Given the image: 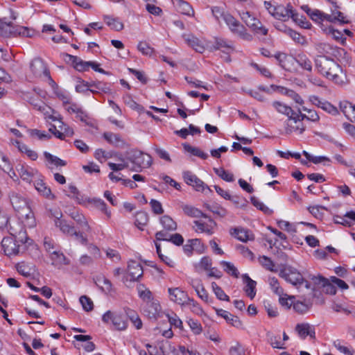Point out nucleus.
Returning <instances> with one entry per match:
<instances>
[{
    "instance_id": "1",
    "label": "nucleus",
    "mask_w": 355,
    "mask_h": 355,
    "mask_svg": "<svg viewBox=\"0 0 355 355\" xmlns=\"http://www.w3.org/2000/svg\"><path fill=\"white\" fill-rule=\"evenodd\" d=\"M318 72L336 83H343L342 67L333 59L325 55H318L315 60Z\"/></svg>"
},
{
    "instance_id": "2",
    "label": "nucleus",
    "mask_w": 355,
    "mask_h": 355,
    "mask_svg": "<svg viewBox=\"0 0 355 355\" xmlns=\"http://www.w3.org/2000/svg\"><path fill=\"white\" fill-rule=\"evenodd\" d=\"M126 159L132 164L130 169L136 172H141L142 168H148L153 162L150 155L144 154L138 150H131L128 152Z\"/></svg>"
},
{
    "instance_id": "3",
    "label": "nucleus",
    "mask_w": 355,
    "mask_h": 355,
    "mask_svg": "<svg viewBox=\"0 0 355 355\" xmlns=\"http://www.w3.org/2000/svg\"><path fill=\"white\" fill-rule=\"evenodd\" d=\"M279 275L297 288L302 286L304 282L302 275L296 268L291 266L282 268L279 270Z\"/></svg>"
},
{
    "instance_id": "4",
    "label": "nucleus",
    "mask_w": 355,
    "mask_h": 355,
    "mask_svg": "<svg viewBox=\"0 0 355 355\" xmlns=\"http://www.w3.org/2000/svg\"><path fill=\"white\" fill-rule=\"evenodd\" d=\"M1 247L8 257L17 255L26 250V247L17 243L12 237H4L1 241Z\"/></svg>"
},
{
    "instance_id": "5",
    "label": "nucleus",
    "mask_w": 355,
    "mask_h": 355,
    "mask_svg": "<svg viewBox=\"0 0 355 355\" xmlns=\"http://www.w3.org/2000/svg\"><path fill=\"white\" fill-rule=\"evenodd\" d=\"M102 321L105 324L112 322L114 329L118 331L125 330L128 327L127 322L121 315L115 314L111 311H107L103 315Z\"/></svg>"
},
{
    "instance_id": "6",
    "label": "nucleus",
    "mask_w": 355,
    "mask_h": 355,
    "mask_svg": "<svg viewBox=\"0 0 355 355\" xmlns=\"http://www.w3.org/2000/svg\"><path fill=\"white\" fill-rule=\"evenodd\" d=\"M128 275L124 276L123 278L124 283L129 280L130 282L138 281V279L143 276V267L137 261L131 260L128 262Z\"/></svg>"
},
{
    "instance_id": "7",
    "label": "nucleus",
    "mask_w": 355,
    "mask_h": 355,
    "mask_svg": "<svg viewBox=\"0 0 355 355\" xmlns=\"http://www.w3.org/2000/svg\"><path fill=\"white\" fill-rule=\"evenodd\" d=\"M8 25L6 28H3V31H6V35H1V36L8 37L10 36H24L27 37H31L32 36L31 30L27 27L14 25V24L11 21L7 22Z\"/></svg>"
},
{
    "instance_id": "8",
    "label": "nucleus",
    "mask_w": 355,
    "mask_h": 355,
    "mask_svg": "<svg viewBox=\"0 0 355 355\" xmlns=\"http://www.w3.org/2000/svg\"><path fill=\"white\" fill-rule=\"evenodd\" d=\"M183 178L184 182L194 188L197 191H203L205 189H208L210 192V188L205 184V182L198 178L195 174L191 171H185L183 173Z\"/></svg>"
},
{
    "instance_id": "9",
    "label": "nucleus",
    "mask_w": 355,
    "mask_h": 355,
    "mask_svg": "<svg viewBox=\"0 0 355 355\" xmlns=\"http://www.w3.org/2000/svg\"><path fill=\"white\" fill-rule=\"evenodd\" d=\"M30 69L35 77L49 75V69L40 58H35L31 62Z\"/></svg>"
},
{
    "instance_id": "10",
    "label": "nucleus",
    "mask_w": 355,
    "mask_h": 355,
    "mask_svg": "<svg viewBox=\"0 0 355 355\" xmlns=\"http://www.w3.org/2000/svg\"><path fill=\"white\" fill-rule=\"evenodd\" d=\"M16 170L23 181L31 183L35 175H38V171L26 164H19Z\"/></svg>"
},
{
    "instance_id": "11",
    "label": "nucleus",
    "mask_w": 355,
    "mask_h": 355,
    "mask_svg": "<svg viewBox=\"0 0 355 355\" xmlns=\"http://www.w3.org/2000/svg\"><path fill=\"white\" fill-rule=\"evenodd\" d=\"M20 230L19 232H17L13 227H10L9 228L10 234L12 236L16 243L20 244L21 246H25L26 248V245H31L33 242V240L31 239L28 236L26 230L19 225Z\"/></svg>"
},
{
    "instance_id": "12",
    "label": "nucleus",
    "mask_w": 355,
    "mask_h": 355,
    "mask_svg": "<svg viewBox=\"0 0 355 355\" xmlns=\"http://www.w3.org/2000/svg\"><path fill=\"white\" fill-rule=\"evenodd\" d=\"M168 292L170 296V300L178 304H187L189 303V300H190L187 293L181 290L180 288H170L168 289Z\"/></svg>"
},
{
    "instance_id": "13",
    "label": "nucleus",
    "mask_w": 355,
    "mask_h": 355,
    "mask_svg": "<svg viewBox=\"0 0 355 355\" xmlns=\"http://www.w3.org/2000/svg\"><path fill=\"white\" fill-rule=\"evenodd\" d=\"M207 222L202 220H195L193 223L197 227L196 232H200L208 235H212L214 232V229L217 226L216 223L209 216L205 218Z\"/></svg>"
},
{
    "instance_id": "14",
    "label": "nucleus",
    "mask_w": 355,
    "mask_h": 355,
    "mask_svg": "<svg viewBox=\"0 0 355 355\" xmlns=\"http://www.w3.org/2000/svg\"><path fill=\"white\" fill-rule=\"evenodd\" d=\"M230 233L232 236L244 243H246L248 241L254 240V235L252 232L243 227L231 228Z\"/></svg>"
},
{
    "instance_id": "15",
    "label": "nucleus",
    "mask_w": 355,
    "mask_h": 355,
    "mask_svg": "<svg viewBox=\"0 0 355 355\" xmlns=\"http://www.w3.org/2000/svg\"><path fill=\"white\" fill-rule=\"evenodd\" d=\"M274 58L277 60L279 65L286 71L291 70L295 59V57L280 51L277 52Z\"/></svg>"
},
{
    "instance_id": "16",
    "label": "nucleus",
    "mask_w": 355,
    "mask_h": 355,
    "mask_svg": "<svg viewBox=\"0 0 355 355\" xmlns=\"http://www.w3.org/2000/svg\"><path fill=\"white\" fill-rule=\"evenodd\" d=\"M211 48L212 51L219 50L227 54L234 50L232 42L222 37H215L214 42Z\"/></svg>"
},
{
    "instance_id": "17",
    "label": "nucleus",
    "mask_w": 355,
    "mask_h": 355,
    "mask_svg": "<svg viewBox=\"0 0 355 355\" xmlns=\"http://www.w3.org/2000/svg\"><path fill=\"white\" fill-rule=\"evenodd\" d=\"M9 198L13 208L17 211L23 209L28 206L26 199L17 192L10 191Z\"/></svg>"
},
{
    "instance_id": "18",
    "label": "nucleus",
    "mask_w": 355,
    "mask_h": 355,
    "mask_svg": "<svg viewBox=\"0 0 355 355\" xmlns=\"http://www.w3.org/2000/svg\"><path fill=\"white\" fill-rule=\"evenodd\" d=\"M229 28L232 33L238 35L243 40L251 41L253 39L252 35L247 32L245 27L238 20Z\"/></svg>"
},
{
    "instance_id": "19",
    "label": "nucleus",
    "mask_w": 355,
    "mask_h": 355,
    "mask_svg": "<svg viewBox=\"0 0 355 355\" xmlns=\"http://www.w3.org/2000/svg\"><path fill=\"white\" fill-rule=\"evenodd\" d=\"M35 189L44 198L49 200H55V196L52 193L51 189L46 186L42 179H37L34 182Z\"/></svg>"
},
{
    "instance_id": "20",
    "label": "nucleus",
    "mask_w": 355,
    "mask_h": 355,
    "mask_svg": "<svg viewBox=\"0 0 355 355\" xmlns=\"http://www.w3.org/2000/svg\"><path fill=\"white\" fill-rule=\"evenodd\" d=\"M311 101L313 103V104H314L318 107L322 108L323 110L326 111L327 112L332 115H336L338 112L337 108L335 106H334L328 101H322L318 96H311Z\"/></svg>"
},
{
    "instance_id": "21",
    "label": "nucleus",
    "mask_w": 355,
    "mask_h": 355,
    "mask_svg": "<svg viewBox=\"0 0 355 355\" xmlns=\"http://www.w3.org/2000/svg\"><path fill=\"white\" fill-rule=\"evenodd\" d=\"M215 310L216 314L218 316L223 318L228 324H230L236 328L241 327L242 322L239 320V317L234 315L228 311L221 309H215Z\"/></svg>"
},
{
    "instance_id": "22",
    "label": "nucleus",
    "mask_w": 355,
    "mask_h": 355,
    "mask_svg": "<svg viewBox=\"0 0 355 355\" xmlns=\"http://www.w3.org/2000/svg\"><path fill=\"white\" fill-rule=\"evenodd\" d=\"M60 216L54 215L55 216V225L59 227L61 232L69 236H72V234H75V227L73 225L69 224L65 220L61 219L62 213H60Z\"/></svg>"
},
{
    "instance_id": "23",
    "label": "nucleus",
    "mask_w": 355,
    "mask_h": 355,
    "mask_svg": "<svg viewBox=\"0 0 355 355\" xmlns=\"http://www.w3.org/2000/svg\"><path fill=\"white\" fill-rule=\"evenodd\" d=\"M183 37L186 43L196 52L202 53L205 51V46L198 37L193 35H184Z\"/></svg>"
},
{
    "instance_id": "24",
    "label": "nucleus",
    "mask_w": 355,
    "mask_h": 355,
    "mask_svg": "<svg viewBox=\"0 0 355 355\" xmlns=\"http://www.w3.org/2000/svg\"><path fill=\"white\" fill-rule=\"evenodd\" d=\"M293 10L285 8V6L283 5H278L274 7L272 12L269 10V12L277 19L286 21L291 17Z\"/></svg>"
},
{
    "instance_id": "25",
    "label": "nucleus",
    "mask_w": 355,
    "mask_h": 355,
    "mask_svg": "<svg viewBox=\"0 0 355 355\" xmlns=\"http://www.w3.org/2000/svg\"><path fill=\"white\" fill-rule=\"evenodd\" d=\"M242 278L243 282L245 284V286L244 287V291L246 295L250 297V299H253L256 295V285L257 282L252 280L248 274H244L242 275Z\"/></svg>"
},
{
    "instance_id": "26",
    "label": "nucleus",
    "mask_w": 355,
    "mask_h": 355,
    "mask_svg": "<svg viewBox=\"0 0 355 355\" xmlns=\"http://www.w3.org/2000/svg\"><path fill=\"white\" fill-rule=\"evenodd\" d=\"M246 25L255 33L261 34L263 35H266L268 34V29L262 26L259 19L253 16H252V17L248 20Z\"/></svg>"
},
{
    "instance_id": "27",
    "label": "nucleus",
    "mask_w": 355,
    "mask_h": 355,
    "mask_svg": "<svg viewBox=\"0 0 355 355\" xmlns=\"http://www.w3.org/2000/svg\"><path fill=\"white\" fill-rule=\"evenodd\" d=\"M86 202L94 205L95 208L103 212L108 218L111 217V211L107 209L106 203L102 199L97 198H87Z\"/></svg>"
},
{
    "instance_id": "28",
    "label": "nucleus",
    "mask_w": 355,
    "mask_h": 355,
    "mask_svg": "<svg viewBox=\"0 0 355 355\" xmlns=\"http://www.w3.org/2000/svg\"><path fill=\"white\" fill-rule=\"evenodd\" d=\"M94 282L103 292L110 293L112 291V284L105 277L101 275L96 276L94 278Z\"/></svg>"
},
{
    "instance_id": "29",
    "label": "nucleus",
    "mask_w": 355,
    "mask_h": 355,
    "mask_svg": "<svg viewBox=\"0 0 355 355\" xmlns=\"http://www.w3.org/2000/svg\"><path fill=\"white\" fill-rule=\"evenodd\" d=\"M68 189L69 193H66L68 197L75 200L80 205H85L86 203L87 198L80 194V192L75 185L69 184Z\"/></svg>"
},
{
    "instance_id": "30",
    "label": "nucleus",
    "mask_w": 355,
    "mask_h": 355,
    "mask_svg": "<svg viewBox=\"0 0 355 355\" xmlns=\"http://www.w3.org/2000/svg\"><path fill=\"white\" fill-rule=\"evenodd\" d=\"M160 309L161 306L159 302L153 300L146 303V308L144 311L148 314L149 318L156 319Z\"/></svg>"
},
{
    "instance_id": "31",
    "label": "nucleus",
    "mask_w": 355,
    "mask_h": 355,
    "mask_svg": "<svg viewBox=\"0 0 355 355\" xmlns=\"http://www.w3.org/2000/svg\"><path fill=\"white\" fill-rule=\"evenodd\" d=\"M340 107L345 116L349 121L355 123V105L347 101L341 103Z\"/></svg>"
},
{
    "instance_id": "32",
    "label": "nucleus",
    "mask_w": 355,
    "mask_h": 355,
    "mask_svg": "<svg viewBox=\"0 0 355 355\" xmlns=\"http://www.w3.org/2000/svg\"><path fill=\"white\" fill-rule=\"evenodd\" d=\"M71 217L80 225V227L86 232L91 230L85 217L78 211H73L70 214Z\"/></svg>"
},
{
    "instance_id": "33",
    "label": "nucleus",
    "mask_w": 355,
    "mask_h": 355,
    "mask_svg": "<svg viewBox=\"0 0 355 355\" xmlns=\"http://www.w3.org/2000/svg\"><path fill=\"white\" fill-rule=\"evenodd\" d=\"M293 121H289V118L285 121V132L286 135L291 134L293 131H298L300 134H302L305 130V126L302 122H297L295 125L292 124Z\"/></svg>"
},
{
    "instance_id": "34",
    "label": "nucleus",
    "mask_w": 355,
    "mask_h": 355,
    "mask_svg": "<svg viewBox=\"0 0 355 355\" xmlns=\"http://www.w3.org/2000/svg\"><path fill=\"white\" fill-rule=\"evenodd\" d=\"M290 17L301 28L310 29L311 27V24L307 20L306 17L304 15L300 16L299 14L294 10L291 12Z\"/></svg>"
},
{
    "instance_id": "35",
    "label": "nucleus",
    "mask_w": 355,
    "mask_h": 355,
    "mask_svg": "<svg viewBox=\"0 0 355 355\" xmlns=\"http://www.w3.org/2000/svg\"><path fill=\"white\" fill-rule=\"evenodd\" d=\"M272 105L277 110V112L287 116L288 118H289V116L292 114H295V112L290 106L280 101H273Z\"/></svg>"
},
{
    "instance_id": "36",
    "label": "nucleus",
    "mask_w": 355,
    "mask_h": 355,
    "mask_svg": "<svg viewBox=\"0 0 355 355\" xmlns=\"http://www.w3.org/2000/svg\"><path fill=\"white\" fill-rule=\"evenodd\" d=\"M295 62H297L303 69L309 72L312 71V62L305 54H298L295 57Z\"/></svg>"
},
{
    "instance_id": "37",
    "label": "nucleus",
    "mask_w": 355,
    "mask_h": 355,
    "mask_svg": "<svg viewBox=\"0 0 355 355\" xmlns=\"http://www.w3.org/2000/svg\"><path fill=\"white\" fill-rule=\"evenodd\" d=\"M159 222L166 231L171 232L177 230L178 225L176 222L168 215H164L160 217Z\"/></svg>"
},
{
    "instance_id": "38",
    "label": "nucleus",
    "mask_w": 355,
    "mask_h": 355,
    "mask_svg": "<svg viewBox=\"0 0 355 355\" xmlns=\"http://www.w3.org/2000/svg\"><path fill=\"white\" fill-rule=\"evenodd\" d=\"M159 349L163 355H178L175 347L167 340L158 343Z\"/></svg>"
},
{
    "instance_id": "39",
    "label": "nucleus",
    "mask_w": 355,
    "mask_h": 355,
    "mask_svg": "<svg viewBox=\"0 0 355 355\" xmlns=\"http://www.w3.org/2000/svg\"><path fill=\"white\" fill-rule=\"evenodd\" d=\"M182 210L184 213L190 216L193 218H208V216L206 214H204L201 210L190 206V205H184L182 206Z\"/></svg>"
},
{
    "instance_id": "40",
    "label": "nucleus",
    "mask_w": 355,
    "mask_h": 355,
    "mask_svg": "<svg viewBox=\"0 0 355 355\" xmlns=\"http://www.w3.org/2000/svg\"><path fill=\"white\" fill-rule=\"evenodd\" d=\"M148 222V214L146 211H137L135 214V225L140 230H143L144 227L147 225Z\"/></svg>"
},
{
    "instance_id": "41",
    "label": "nucleus",
    "mask_w": 355,
    "mask_h": 355,
    "mask_svg": "<svg viewBox=\"0 0 355 355\" xmlns=\"http://www.w3.org/2000/svg\"><path fill=\"white\" fill-rule=\"evenodd\" d=\"M104 21L108 26L116 31H120L123 29V24L119 21V18H114L111 16L105 15Z\"/></svg>"
},
{
    "instance_id": "42",
    "label": "nucleus",
    "mask_w": 355,
    "mask_h": 355,
    "mask_svg": "<svg viewBox=\"0 0 355 355\" xmlns=\"http://www.w3.org/2000/svg\"><path fill=\"white\" fill-rule=\"evenodd\" d=\"M184 149L193 155L198 157L202 159H206L208 157V155L202 152L200 149L197 147H193L189 144H182Z\"/></svg>"
},
{
    "instance_id": "43",
    "label": "nucleus",
    "mask_w": 355,
    "mask_h": 355,
    "mask_svg": "<svg viewBox=\"0 0 355 355\" xmlns=\"http://www.w3.org/2000/svg\"><path fill=\"white\" fill-rule=\"evenodd\" d=\"M176 6L178 11L183 15H191V14L193 13V10L191 5L183 0H176Z\"/></svg>"
},
{
    "instance_id": "44",
    "label": "nucleus",
    "mask_w": 355,
    "mask_h": 355,
    "mask_svg": "<svg viewBox=\"0 0 355 355\" xmlns=\"http://www.w3.org/2000/svg\"><path fill=\"white\" fill-rule=\"evenodd\" d=\"M214 173L219 176L222 180L226 182H233L234 180V177L233 173L225 170L223 167L220 168H214Z\"/></svg>"
},
{
    "instance_id": "45",
    "label": "nucleus",
    "mask_w": 355,
    "mask_h": 355,
    "mask_svg": "<svg viewBox=\"0 0 355 355\" xmlns=\"http://www.w3.org/2000/svg\"><path fill=\"white\" fill-rule=\"evenodd\" d=\"M90 86L105 94L111 93L110 85L107 83L100 80H91Z\"/></svg>"
},
{
    "instance_id": "46",
    "label": "nucleus",
    "mask_w": 355,
    "mask_h": 355,
    "mask_svg": "<svg viewBox=\"0 0 355 355\" xmlns=\"http://www.w3.org/2000/svg\"><path fill=\"white\" fill-rule=\"evenodd\" d=\"M103 138L110 144L116 146H119V144H123V141L118 134H114L110 132H107L103 134Z\"/></svg>"
},
{
    "instance_id": "47",
    "label": "nucleus",
    "mask_w": 355,
    "mask_h": 355,
    "mask_svg": "<svg viewBox=\"0 0 355 355\" xmlns=\"http://www.w3.org/2000/svg\"><path fill=\"white\" fill-rule=\"evenodd\" d=\"M252 204L259 210L263 212L265 214L270 216L272 214L273 211L266 206L263 202H260L256 197L252 196L250 198Z\"/></svg>"
},
{
    "instance_id": "48",
    "label": "nucleus",
    "mask_w": 355,
    "mask_h": 355,
    "mask_svg": "<svg viewBox=\"0 0 355 355\" xmlns=\"http://www.w3.org/2000/svg\"><path fill=\"white\" fill-rule=\"evenodd\" d=\"M331 20L328 21L329 22L335 23L336 21L340 22L341 24H347L349 23V21L345 19L344 14L339 10H331Z\"/></svg>"
},
{
    "instance_id": "49",
    "label": "nucleus",
    "mask_w": 355,
    "mask_h": 355,
    "mask_svg": "<svg viewBox=\"0 0 355 355\" xmlns=\"http://www.w3.org/2000/svg\"><path fill=\"white\" fill-rule=\"evenodd\" d=\"M44 156L45 159L51 164L56 166H64L67 165V162L60 158L51 155V153L45 151L44 152Z\"/></svg>"
},
{
    "instance_id": "50",
    "label": "nucleus",
    "mask_w": 355,
    "mask_h": 355,
    "mask_svg": "<svg viewBox=\"0 0 355 355\" xmlns=\"http://www.w3.org/2000/svg\"><path fill=\"white\" fill-rule=\"evenodd\" d=\"M313 21H331V18L329 14H326L319 10H314L309 16Z\"/></svg>"
},
{
    "instance_id": "51",
    "label": "nucleus",
    "mask_w": 355,
    "mask_h": 355,
    "mask_svg": "<svg viewBox=\"0 0 355 355\" xmlns=\"http://www.w3.org/2000/svg\"><path fill=\"white\" fill-rule=\"evenodd\" d=\"M144 288H145V286H144V284H140L137 286L139 297L141 299H142V300H144V302H146L147 303V302L153 300V298L152 296V293L150 292V290H148V289L142 290Z\"/></svg>"
},
{
    "instance_id": "52",
    "label": "nucleus",
    "mask_w": 355,
    "mask_h": 355,
    "mask_svg": "<svg viewBox=\"0 0 355 355\" xmlns=\"http://www.w3.org/2000/svg\"><path fill=\"white\" fill-rule=\"evenodd\" d=\"M220 264L225 267L224 270L228 273L229 275L233 276L234 277L238 278L239 272L237 268L230 262L226 261H222Z\"/></svg>"
},
{
    "instance_id": "53",
    "label": "nucleus",
    "mask_w": 355,
    "mask_h": 355,
    "mask_svg": "<svg viewBox=\"0 0 355 355\" xmlns=\"http://www.w3.org/2000/svg\"><path fill=\"white\" fill-rule=\"evenodd\" d=\"M212 289L216 296V297L220 300L223 301H230V297L227 295L223 290L218 286L216 282L211 283Z\"/></svg>"
},
{
    "instance_id": "54",
    "label": "nucleus",
    "mask_w": 355,
    "mask_h": 355,
    "mask_svg": "<svg viewBox=\"0 0 355 355\" xmlns=\"http://www.w3.org/2000/svg\"><path fill=\"white\" fill-rule=\"evenodd\" d=\"M259 263L266 269L270 270V271H276V270L274 269L275 263L271 260L270 258L268 257L267 256L263 255L260 256L258 258Z\"/></svg>"
},
{
    "instance_id": "55",
    "label": "nucleus",
    "mask_w": 355,
    "mask_h": 355,
    "mask_svg": "<svg viewBox=\"0 0 355 355\" xmlns=\"http://www.w3.org/2000/svg\"><path fill=\"white\" fill-rule=\"evenodd\" d=\"M269 284L275 293L281 296L283 294V288L279 286L278 279L275 277L269 278Z\"/></svg>"
},
{
    "instance_id": "56",
    "label": "nucleus",
    "mask_w": 355,
    "mask_h": 355,
    "mask_svg": "<svg viewBox=\"0 0 355 355\" xmlns=\"http://www.w3.org/2000/svg\"><path fill=\"white\" fill-rule=\"evenodd\" d=\"M188 243H191L192 244L194 249L193 250H195L197 253L202 254L205 252V246L200 239H189Z\"/></svg>"
},
{
    "instance_id": "57",
    "label": "nucleus",
    "mask_w": 355,
    "mask_h": 355,
    "mask_svg": "<svg viewBox=\"0 0 355 355\" xmlns=\"http://www.w3.org/2000/svg\"><path fill=\"white\" fill-rule=\"evenodd\" d=\"M28 132L31 137H37L40 140H47L51 138V135L37 129H30Z\"/></svg>"
},
{
    "instance_id": "58",
    "label": "nucleus",
    "mask_w": 355,
    "mask_h": 355,
    "mask_svg": "<svg viewBox=\"0 0 355 355\" xmlns=\"http://www.w3.org/2000/svg\"><path fill=\"white\" fill-rule=\"evenodd\" d=\"M80 302L82 304L83 309L87 311H91L94 309V304L92 300L86 295H83L80 297Z\"/></svg>"
},
{
    "instance_id": "59",
    "label": "nucleus",
    "mask_w": 355,
    "mask_h": 355,
    "mask_svg": "<svg viewBox=\"0 0 355 355\" xmlns=\"http://www.w3.org/2000/svg\"><path fill=\"white\" fill-rule=\"evenodd\" d=\"M310 327L311 325L308 323L297 324L295 327V331L301 338H305L308 336Z\"/></svg>"
},
{
    "instance_id": "60",
    "label": "nucleus",
    "mask_w": 355,
    "mask_h": 355,
    "mask_svg": "<svg viewBox=\"0 0 355 355\" xmlns=\"http://www.w3.org/2000/svg\"><path fill=\"white\" fill-rule=\"evenodd\" d=\"M230 355H246V349L241 343H236L229 349Z\"/></svg>"
},
{
    "instance_id": "61",
    "label": "nucleus",
    "mask_w": 355,
    "mask_h": 355,
    "mask_svg": "<svg viewBox=\"0 0 355 355\" xmlns=\"http://www.w3.org/2000/svg\"><path fill=\"white\" fill-rule=\"evenodd\" d=\"M205 207L210 211L213 212L215 214L218 215L220 217H225L227 214V210L222 207H218L216 205H210L206 204Z\"/></svg>"
},
{
    "instance_id": "62",
    "label": "nucleus",
    "mask_w": 355,
    "mask_h": 355,
    "mask_svg": "<svg viewBox=\"0 0 355 355\" xmlns=\"http://www.w3.org/2000/svg\"><path fill=\"white\" fill-rule=\"evenodd\" d=\"M80 84L76 86V91L78 93H83L88 95V92L89 90L91 81H85L83 80H79Z\"/></svg>"
},
{
    "instance_id": "63",
    "label": "nucleus",
    "mask_w": 355,
    "mask_h": 355,
    "mask_svg": "<svg viewBox=\"0 0 355 355\" xmlns=\"http://www.w3.org/2000/svg\"><path fill=\"white\" fill-rule=\"evenodd\" d=\"M187 323L194 334L198 335L201 334L202 328L201 324L198 320L189 319Z\"/></svg>"
},
{
    "instance_id": "64",
    "label": "nucleus",
    "mask_w": 355,
    "mask_h": 355,
    "mask_svg": "<svg viewBox=\"0 0 355 355\" xmlns=\"http://www.w3.org/2000/svg\"><path fill=\"white\" fill-rule=\"evenodd\" d=\"M28 102L31 105H32L34 109L39 110L40 112H44L46 109V105L44 102H42L39 98H35L34 97H31L28 100Z\"/></svg>"
}]
</instances>
